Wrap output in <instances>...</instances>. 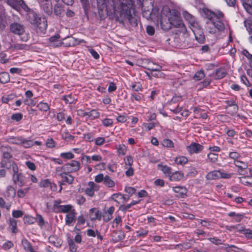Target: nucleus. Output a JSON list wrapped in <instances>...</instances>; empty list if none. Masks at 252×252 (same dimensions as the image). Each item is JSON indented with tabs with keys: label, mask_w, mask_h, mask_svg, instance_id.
<instances>
[{
	"label": "nucleus",
	"mask_w": 252,
	"mask_h": 252,
	"mask_svg": "<svg viewBox=\"0 0 252 252\" xmlns=\"http://www.w3.org/2000/svg\"><path fill=\"white\" fill-rule=\"evenodd\" d=\"M159 9L154 7L150 13L151 18L156 19L159 22L161 28L163 31H168L172 27L181 28L184 26L180 17V13L177 10H171L168 6H164L159 15Z\"/></svg>",
	"instance_id": "nucleus-1"
},
{
	"label": "nucleus",
	"mask_w": 252,
	"mask_h": 252,
	"mask_svg": "<svg viewBox=\"0 0 252 252\" xmlns=\"http://www.w3.org/2000/svg\"><path fill=\"white\" fill-rule=\"evenodd\" d=\"M116 15L117 21L120 23H129L133 26H137L138 15L132 0H119L117 6L113 8Z\"/></svg>",
	"instance_id": "nucleus-2"
},
{
	"label": "nucleus",
	"mask_w": 252,
	"mask_h": 252,
	"mask_svg": "<svg viewBox=\"0 0 252 252\" xmlns=\"http://www.w3.org/2000/svg\"><path fill=\"white\" fill-rule=\"evenodd\" d=\"M28 17L30 22L35 28L36 32L39 35L46 32L48 25L45 17H40L34 12H30Z\"/></svg>",
	"instance_id": "nucleus-3"
},
{
	"label": "nucleus",
	"mask_w": 252,
	"mask_h": 252,
	"mask_svg": "<svg viewBox=\"0 0 252 252\" xmlns=\"http://www.w3.org/2000/svg\"><path fill=\"white\" fill-rule=\"evenodd\" d=\"M56 175L62 179V181L59 182L60 184V190L61 192L63 189V185H64L63 182L66 183L69 185L72 184L74 181V177L72 176L70 173L66 170H63V168L60 166L57 167L55 169Z\"/></svg>",
	"instance_id": "nucleus-4"
},
{
	"label": "nucleus",
	"mask_w": 252,
	"mask_h": 252,
	"mask_svg": "<svg viewBox=\"0 0 252 252\" xmlns=\"http://www.w3.org/2000/svg\"><path fill=\"white\" fill-rule=\"evenodd\" d=\"M10 31L15 34L20 36L21 40L24 42L27 41L29 39V34L25 33V27L18 23H13L10 25Z\"/></svg>",
	"instance_id": "nucleus-5"
},
{
	"label": "nucleus",
	"mask_w": 252,
	"mask_h": 252,
	"mask_svg": "<svg viewBox=\"0 0 252 252\" xmlns=\"http://www.w3.org/2000/svg\"><path fill=\"white\" fill-rule=\"evenodd\" d=\"M11 168L13 171L12 181L15 185L17 184L20 187L25 185L24 175L22 172L19 171V168L17 164L13 162Z\"/></svg>",
	"instance_id": "nucleus-6"
},
{
	"label": "nucleus",
	"mask_w": 252,
	"mask_h": 252,
	"mask_svg": "<svg viewBox=\"0 0 252 252\" xmlns=\"http://www.w3.org/2000/svg\"><path fill=\"white\" fill-rule=\"evenodd\" d=\"M62 203L61 199L54 201L53 210L55 213H69L72 210H75L74 207L71 204L60 205Z\"/></svg>",
	"instance_id": "nucleus-7"
},
{
	"label": "nucleus",
	"mask_w": 252,
	"mask_h": 252,
	"mask_svg": "<svg viewBox=\"0 0 252 252\" xmlns=\"http://www.w3.org/2000/svg\"><path fill=\"white\" fill-rule=\"evenodd\" d=\"M194 25L190 27V29L192 31L195 39L200 43H203L205 41V35L203 30L198 23H195Z\"/></svg>",
	"instance_id": "nucleus-8"
},
{
	"label": "nucleus",
	"mask_w": 252,
	"mask_h": 252,
	"mask_svg": "<svg viewBox=\"0 0 252 252\" xmlns=\"http://www.w3.org/2000/svg\"><path fill=\"white\" fill-rule=\"evenodd\" d=\"M60 167L63 168V170H66L72 173L78 171L81 168V164L79 161L72 160Z\"/></svg>",
	"instance_id": "nucleus-9"
},
{
	"label": "nucleus",
	"mask_w": 252,
	"mask_h": 252,
	"mask_svg": "<svg viewBox=\"0 0 252 252\" xmlns=\"http://www.w3.org/2000/svg\"><path fill=\"white\" fill-rule=\"evenodd\" d=\"M6 2L8 5L15 9L21 8L26 11H28L30 9L23 0H6Z\"/></svg>",
	"instance_id": "nucleus-10"
},
{
	"label": "nucleus",
	"mask_w": 252,
	"mask_h": 252,
	"mask_svg": "<svg viewBox=\"0 0 252 252\" xmlns=\"http://www.w3.org/2000/svg\"><path fill=\"white\" fill-rule=\"evenodd\" d=\"M204 149V146L198 143L192 142L187 146V150L190 155L198 154L201 152Z\"/></svg>",
	"instance_id": "nucleus-11"
},
{
	"label": "nucleus",
	"mask_w": 252,
	"mask_h": 252,
	"mask_svg": "<svg viewBox=\"0 0 252 252\" xmlns=\"http://www.w3.org/2000/svg\"><path fill=\"white\" fill-rule=\"evenodd\" d=\"M25 98L23 100L24 103L29 106H34L37 104V102L32 98L33 94L31 90H27L25 93Z\"/></svg>",
	"instance_id": "nucleus-12"
},
{
	"label": "nucleus",
	"mask_w": 252,
	"mask_h": 252,
	"mask_svg": "<svg viewBox=\"0 0 252 252\" xmlns=\"http://www.w3.org/2000/svg\"><path fill=\"white\" fill-rule=\"evenodd\" d=\"M191 109L193 110L195 119H202L203 120L207 119L208 115L204 110L197 107H193Z\"/></svg>",
	"instance_id": "nucleus-13"
},
{
	"label": "nucleus",
	"mask_w": 252,
	"mask_h": 252,
	"mask_svg": "<svg viewBox=\"0 0 252 252\" xmlns=\"http://www.w3.org/2000/svg\"><path fill=\"white\" fill-rule=\"evenodd\" d=\"M204 13L208 19L220 20L223 16V14L221 12L217 13L208 9L204 10Z\"/></svg>",
	"instance_id": "nucleus-14"
},
{
	"label": "nucleus",
	"mask_w": 252,
	"mask_h": 252,
	"mask_svg": "<svg viewBox=\"0 0 252 252\" xmlns=\"http://www.w3.org/2000/svg\"><path fill=\"white\" fill-rule=\"evenodd\" d=\"M173 191L177 193L176 196L179 198H184L188 192L187 188L183 186H176L172 188Z\"/></svg>",
	"instance_id": "nucleus-15"
},
{
	"label": "nucleus",
	"mask_w": 252,
	"mask_h": 252,
	"mask_svg": "<svg viewBox=\"0 0 252 252\" xmlns=\"http://www.w3.org/2000/svg\"><path fill=\"white\" fill-rule=\"evenodd\" d=\"M88 186L89 187L86 188L85 190V193L92 197L94 195V191L98 190V186L92 181L89 182Z\"/></svg>",
	"instance_id": "nucleus-16"
},
{
	"label": "nucleus",
	"mask_w": 252,
	"mask_h": 252,
	"mask_svg": "<svg viewBox=\"0 0 252 252\" xmlns=\"http://www.w3.org/2000/svg\"><path fill=\"white\" fill-rule=\"evenodd\" d=\"M184 174L182 171H176L171 173L169 180L171 182H179L183 179Z\"/></svg>",
	"instance_id": "nucleus-17"
},
{
	"label": "nucleus",
	"mask_w": 252,
	"mask_h": 252,
	"mask_svg": "<svg viewBox=\"0 0 252 252\" xmlns=\"http://www.w3.org/2000/svg\"><path fill=\"white\" fill-rule=\"evenodd\" d=\"M77 214L76 210L66 215L65 217V224L68 226H72V222L75 221V216Z\"/></svg>",
	"instance_id": "nucleus-18"
},
{
	"label": "nucleus",
	"mask_w": 252,
	"mask_h": 252,
	"mask_svg": "<svg viewBox=\"0 0 252 252\" xmlns=\"http://www.w3.org/2000/svg\"><path fill=\"white\" fill-rule=\"evenodd\" d=\"M49 242L57 248H60L63 244L62 240L56 235H51L48 238Z\"/></svg>",
	"instance_id": "nucleus-19"
},
{
	"label": "nucleus",
	"mask_w": 252,
	"mask_h": 252,
	"mask_svg": "<svg viewBox=\"0 0 252 252\" xmlns=\"http://www.w3.org/2000/svg\"><path fill=\"white\" fill-rule=\"evenodd\" d=\"M145 68L152 71H160L162 69V66L152 61H148Z\"/></svg>",
	"instance_id": "nucleus-20"
},
{
	"label": "nucleus",
	"mask_w": 252,
	"mask_h": 252,
	"mask_svg": "<svg viewBox=\"0 0 252 252\" xmlns=\"http://www.w3.org/2000/svg\"><path fill=\"white\" fill-rule=\"evenodd\" d=\"M125 238V234L121 231H115L112 234L111 241L114 243H117Z\"/></svg>",
	"instance_id": "nucleus-21"
},
{
	"label": "nucleus",
	"mask_w": 252,
	"mask_h": 252,
	"mask_svg": "<svg viewBox=\"0 0 252 252\" xmlns=\"http://www.w3.org/2000/svg\"><path fill=\"white\" fill-rule=\"evenodd\" d=\"M226 72L222 68H219L214 71L212 75L216 80H219L224 77L226 75Z\"/></svg>",
	"instance_id": "nucleus-22"
},
{
	"label": "nucleus",
	"mask_w": 252,
	"mask_h": 252,
	"mask_svg": "<svg viewBox=\"0 0 252 252\" xmlns=\"http://www.w3.org/2000/svg\"><path fill=\"white\" fill-rule=\"evenodd\" d=\"M16 195V190L12 186H8L4 193L7 198H13Z\"/></svg>",
	"instance_id": "nucleus-23"
},
{
	"label": "nucleus",
	"mask_w": 252,
	"mask_h": 252,
	"mask_svg": "<svg viewBox=\"0 0 252 252\" xmlns=\"http://www.w3.org/2000/svg\"><path fill=\"white\" fill-rule=\"evenodd\" d=\"M220 170H213L208 172L206 176V178L208 180H217L220 178Z\"/></svg>",
	"instance_id": "nucleus-24"
},
{
	"label": "nucleus",
	"mask_w": 252,
	"mask_h": 252,
	"mask_svg": "<svg viewBox=\"0 0 252 252\" xmlns=\"http://www.w3.org/2000/svg\"><path fill=\"white\" fill-rule=\"evenodd\" d=\"M158 169L160 170L166 177H168V178L172 173L171 167L167 166V165H162L158 164Z\"/></svg>",
	"instance_id": "nucleus-25"
},
{
	"label": "nucleus",
	"mask_w": 252,
	"mask_h": 252,
	"mask_svg": "<svg viewBox=\"0 0 252 252\" xmlns=\"http://www.w3.org/2000/svg\"><path fill=\"white\" fill-rule=\"evenodd\" d=\"M36 105L38 110L42 112L46 113L48 112L50 109L49 104L43 101L39 102Z\"/></svg>",
	"instance_id": "nucleus-26"
},
{
	"label": "nucleus",
	"mask_w": 252,
	"mask_h": 252,
	"mask_svg": "<svg viewBox=\"0 0 252 252\" xmlns=\"http://www.w3.org/2000/svg\"><path fill=\"white\" fill-rule=\"evenodd\" d=\"M129 87L132 91L136 92L143 90L142 84L139 82H131L129 83Z\"/></svg>",
	"instance_id": "nucleus-27"
},
{
	"label": "nucleus",
	"mask_w": 252,
	"mask_h": 252,
	"mask_svg": "<svg viewBox=\"0 0 252 252\" xmlns=\"http://www.w3.org/2000/svg\"><path fill=\"white\" fill-rule=\"evenodd\" d=\"M90 218L91 220H94L96 219H100L101 215L99 214V211L96 208H92L90 210L89 213Z\"/></svg>",
	"instance_id": "nucleus-28"
},
{
	"label": "nucleus",
	"mask_w": 252,
	"mask_h": 252,
	"mask_svg": "<svg viewBox=\"0 0 252 252\" xmlns=\"http://www.w3.org/2000/svg\"><path fill=\"white\" fill-rule=\"evenodd\" d=\"M22 245L26 252H38L33 249L31 243L27 239L22 241Z\"/></svg>",
	"instance_id": "nucleus-29"
},
{
	"label": "nucleus",
	"mask_w": 252,
	"mask_h": 252,
	"mask_svg": "<svg viewBox=\"0 0 252 252\" xmlns=\"http://www.w3.org/2000/svg\"><path fill=\"white\" fill-rule=\"evenodd\" d=\"M61 99L64 101L65 104H74L76 102L74 95L71 94L63 96Z\"/></svg>",
	"instance_id": "nucleus-30"
},
{
	"label": "nucleus",
	"mask_w": 252,
	"mask_h": 252,
	"mask_svg": "<svg viewBox=\"0 0 252 252\" xmlns=\"http://www.w3.org/2000/svg\"><path fill=\"white\" fill-rule=\"evenodd\" d=\"M9 228L13 233H16L18 232L17 220L10 218L9 220Z\"/></svg>",
	"instance_id": "nucleus-31"
},
{
	"label": "nucleus",
	"mask_w": 252,
	"mask_h": 252,
	"mask_svg": "<svg viewBox=\"0 0 252 252\" xmlns=\"http://www.w3.org/2000/svg\"><path fill=\"white\" fill-rule=\"evenodd\" d=\"M212 19H208V21L207 22V25L206 26V29L208 32L210 33H216V28L215 26L214 23Z\"/></svg>",
	"instance_id": "nucleus-32"
},
{
	"label": "nucleus",
	"mask_w": 252,
	"mask_h": 252,
	"mask_svg": "<svg viewBox=\"0 0 252 252\" xmlns=\"http://www.w3.org/2000/svg\"><path fill=\"white\" fill-rule=\"evenodd\" d=\"M233 164L241 171L248 167V163L247 162L241 161L239 159L234 161Z\"/></svg>",
	"instance_id": "nucleus-33"
},
{
	"label": "nucleus",
	"mask_w": 252,
	"mask_h": 252,
	"mask_svg": "<svg viewBox=\"0 0 252 252\" xmlns=\"http://www.w3.org/2000/svg\"><path fill=\"white\" fill-rule=\"evenodd\" d=\"M188 161L189 160L187 157L182 156H178L174 159L175 163L178 165H184L188 162Z\"/></svg>",
	"instance_id": "nucleus-34"
},
{
	"label": "nucleus",
	"mask_w": 252,
	"mask_h": 252,
	"mask_svg": "<svg viewBox=\"0 0 252 252\" xmlns=\"http://www.w3.org/2000/svg\"><path fill=\"white\" fill-rule=\"evenodd\" d=\"M64 9L63 7L60 4H56L54 6V14L61 17H62L63 14Z\"/></svg>",
	"instance_id": "nucleus-35"
},
{
	"label": "nucleus",
	"mask_w": 252,
	"mask_h": 252,
	"mask_svg": "<svg viewBox=\"0 0 252 252\" xmlns=\"http://www.w3.org/2000/svg\"><path fill=\"white\" fill-rule=\"evenodd\" d=\"M143 95L141 93H132L130 94V101L134 103L135 101L140 102L142 100Z\"/></svg>",
	"instance_id": "nucleus-36"
},
{
	"label": "nucleus",
	"mask_w": 252,
	"mask_h": 252,
	"mask_svg": "<svg viewBox=\"0 0 252 252\" xmlns=\"http://www.w3.org/2000/svg\"><path fill=\"white\" fill-rule=\"evenodd\" d=\"M87 117L91 120H95L100 117V113L96 109H91L89 112H88Z\"/></svg>",
	"instance_id": "nucleus-37"
},
{
	"label": "nucleus",
	"mask_w": 252,
	"mask_h": 252,
	"mask_svg": "<svg viewBox=\"0 0 252 252\" xmlns=\"http://www.w3.org/2000/svg\"><path fill=\"white\" fill-rule=\"evenodd\" d=\"M46 1V3L43 4L42 8L44 12L50 15L52 12V5L51 3L48 1V0H43Z\"/></svg>",
	"instance_id": "nucleus-38"
},
{
	"label": "nucleus",
	"mask_w": 252,
	"mask_h": 252,
	"mask_svg": "<svg viewBox=\"0 0 252 252\" xmlns=\"http://www.w3.org/2000/svg\"><path fill=\"white\" fill-rule=\"evenodd\" d=\"M97 7L99 10L103 11L105 8L108 9L107 2L109 0H96Z\"/></svg>",
	"instance_id": "nucleus-39"
},
{
	"label": "nucleus",
	"mask_w": 252,
	"mask_h": 252,
	"mask_svg": "<svg viewBox=\"0 0 252 252\" xmlns=\"http://www.w3.org/2000/svg\"><path fill=\"white\" fill-rule=\"evenodd\" d=\"M103 184L105 186H106L108 188H113L115 186V182L112 180L111 178L108 175H106L104 177Z\"/></svg>",
	"instance_id": "nucleus-40"
},
{
	"label": "nucleus",
	"mask_w": 252,
	"mask_h": 252,
	"mask_svg": "<svg viewBox=\"0 0 252 252\" xmlns=\"http://www.w3.org/2000/svg\"><path fill=\"white\" fill-rule=\"evenodd\" d=\"M215 26L216 32L223 31L224 29V24L220 21L218 20H212Z\"/></svg>",
	"instance_id": "nucleus-41"
},
{
	"label": "nucleus",
	"mask_w": 252,
	"mask_h": 252,
	"mask_svg": "<svg viewBox=\"0 0 252 252\" xmlns=\"http://www.w3.org/2000/svg\"><path fill=\"white\" fill-rule=\"evenodd\" d=\"M10 80L9 75L7 72H2L0 73V83L5 84Z\"/></svg>",
	"instance_id": "nucleus-42"
},
{
	"label": "nucleus",
	"mask_w": 252,
	"mask_h": 252,
	"mask_svg": "<svg viewBox=\"0 0 252 252\" xmlns=\"http://www.w3.org/2000/svg\"><path fill=\"white\" fill-rule=\"evenodd\" d=\"M184 17L187 20H188L189 21V28H190V27H192V26L194 25V24H193L194 23H197L195 20L194 17L188 12H186L184 14Z\"/></svg>",
	"instance_id": "nucleus-43"
},
{
	"label": "nucleus",
	"mask_w": 252,
	"mask_h": 252,
	"mask_svg": "<svg viewBox=\"0 0 252 252\" xmlns=\"http://www.w3.org/2000/svg\"><path fill=\"white\" fill-rule=\"evenodd\" d=\"M77 224L75 227H74V229H77L80 231V230L79 229H77V226H81L85 224L86 222V218L85 216L83 214L79 215L77 218Z\"/></svg>",
	"instance_id": "nucleus-44"
},
{
	"label": "nucleus",
	"mask_w": 252,
	"mask_h": 252,
	"mask_svg": "<svg viewBox=\"0 0 252 252\" xmlns=\"http://www.w3.org/2000/svg\"><path fill=\"white\" fill-rule=\"evenodd\" d=\"M83 138L86 142H92L94 141V134L93 132H87L83 134Z\"/></svg>",
	"instance_id": "nucleus-45"
},
{
	"label": "nucleus",
	"mask_w": 252,
	"mask_h": 252,
	"mask_svg": "<svg viewBox=\"0 0 252 252\" xmlns=\"http://www.w3.org/2000/svg\"><path fill=\"white\" fill-rule=\"evenodd\" d=\"M207 158L212 163H216L218 160V154L209 153L207 154Z\"/></svg>",
	"instance_id": "nucleus-46"
},
{
	"label": "nucleus",
	"mask_w": 252,
	"mask_h": 252,
	"mask_svg": "<svg viewBox=\"0 0 252 252\" xmlns=\"http://www.w3.org/2000/svg\"><path fill=\"white\" fill-rule=\"evenodd\" d=\"M229 158L234 161L239 159L241 157V154L236 151L230 152L228 154Z\"/></svg>",
	"instance_id": "nucleus-47"
},
{
	"label": "nucleus",
	"mask_w": 252,
	"mask_h": 252,
	"mask_svg": "<svg viewBox=\"0 0 252 252\" xmlns=\"http://www.w3.org/2000/svg\"><path fill=\"white\" fill-rule=\"evenodd\" d=\"M60 156L61 158H63L69 160V159L73 158H74L75 156L72 153L69 152L61 153L60 154Z\"/></svg>",
	"instance_id": "nucleus-48"
},
{
	"label": "nucleus",
	"mask_w": 252,
	"mask_h": 252,
	"mask_svg": "<svg viewBox=\"0 0 252 252\" xmlns=\"http://www.w3.org/2000/svg\"><path fill=\"white\" fill-rule=\"evenodd\" d=\"M21 145L25 148H29L34 146V143L32 140H26L23 138Z\"/></svg>",
	"instance_id": "nucleus-49"
},
{
	"label": "nucleus",
	"mask_w": 252,
	"mask_h": 252,
	"mask_svg": "<svg viewBox=\"0 0 252 252\" xmlns=\"http://www.w3.org/2000/svg\"><path fill=\"white\" fill-rule=\"evenodd\" d=\"M205 77V74L204 71L200 70L197 71L193 76V79L196 81H199Z\"/></svg>",
	"instance_id": "nucleus-50"
},
{
	"label": "nucleus",
	"mask_w": 252,
	"mask_h": 252,
	"mask_svg": "<svg viewBox=\"0 0 252 252\" xmlns=\"http://www.w3.org/2000/svg\"><path fill=\"white\" fill-rule=\"evenodd\" d=\"M23 115L21 113H14L11 116V119L16 122H19L22 120Z\"/></svg>",
	"instance_id": "nucleus-51"
},
{
	"label": "nucleus",
	"mask_w": 252,
	"mask_h": 252,
	"mask_svg": "<svg viewBox=\"0 0 252 252\" xmlns=\"http://www.w3.org/2000/svg\"><path fill=\"white\" fill-rule=\"evenodd\" d=\"M102 124L105 127H111L113 125V121L111 119L105 118L101 121Z\"/></svg>",
	"instance_id": "nucleus-52"
},
{
	"label": "nucleus",
	"mask_w": 252,
	"mask_h": 252,
	"mask_svg": "<svg viewBox=\"0 0 252 252\" xmlns=\"http://www.w3.org/2000/svg\"><path fill=\"white\" fill-rule=\"evenodd\" d=\"M127 148L125 145H120L117 148V153L119 155L124 156L126 154Z\"/></svg>",
	"instance_id": "nucleus-53"
},
{
	"label": "nucleus",
	"mask_w": 252,
	"mask_h": 252,
	"mask_svg": "<svg viewBox=\"0 0 252 252\" xmlns=\"http://www.w3.org/2000/svg\"><path fill=\"white\" fill-rule=\"evenodd\" d=\"M163 146L167 148H173L174 144L173 142L169 139H164L162 142Z\"/></svg>",
	"instance_id": "nucleus-54"
},
{
	"label": "nucleus",
	"mask_w": 252,
	"mask_h": 252,
	"mask_svg": "<svg viewBox=\"0 0 252 252\" xmlns=\"http://www.w3.org/2000/svg\"><path fill=\"white\" fill-rule=\"evenodd\" d=\"M28 47L26 44L15 43L11 45V48L16 50L26 49Z\"/></svg>",
	"instance_id": "nucleus-55"
},
{
	"label": "nucleus",
	"mask_w": 252,
	"mask_h": 252,
	"mask_svg": "<svg viewBox=\"0 0 252 252\" xmlns=\"http://www.w3.org/2000/svg\"><path fill=\"white\" fill-rule=\"evenodd\" d=\"M219 170H220L219 173L220 174V178L228 179L231 178L232 176L233 175V173H226L223 170H221V169H219Z\"/></svg>",
	"instance_id": "nucleus-56"
},
{
	"label": "nucleus",
	"mask_w": 252,
	"mask_h": 252,
	"mask_svg": "<svg viewBox=\"0 0 252 252\" xmlns=\"http://www.w3.org/2000/svg\"><path fill=\"white\" fill-rule=\"evenodd\" d=\"M51 180L49 179H46L42 180L39 184V186L41 188H49V185L51 182Z\"/></svg>",
	"instance_id": "nucleus-57"
},
{
	"label": "nucleus",
	"mask_w": 252,
	"mask_h": 252,
	"mask_svg": "<svg viewBox=\"0 0 252 252\" xmlns=\"http://www.w3.org/2000/svg\"><path fill=\"white\" fill-rule=\"evenodd\" d=\"M68 243L69 245V249L71 252H76L77 249V246L74 243L72 239H69L68 241Z\"/></svg>",
	"instance_id": "nucleus-58"
},
{
	"label": "nucleus",
	"mask_w": 252,
	"mask_h": 252,
	"mask_svg": "<svg viewBox=\"0 0 252 252\" xmlns=\"http://www.w3.org/2000/svg\"><path fill=\"white\" fill-rule=\"evenodd\" d=\"M10 140H11V143L12 144H16V145H20L22 144V140H23V137H11L10 138Z\"/></svg>",
	"instance_id": "nucleus-59"
},
{
	"label": "nucleus",
	"mask_w": 252,
	"mask_h": 252,
	"mask_svg": "<svg viewBox=\"0 0 252 252\" xmlns=\"http://www.w3.org/2000/svg\"><path fill=\"white\" fill-rule=\"evenodd\" d=\"M95 145L98 146H102L105 142L104 137H98L94 139Z\"/></svg>",
	"instance_id": "nucleus-60"
},
{
	"label": "nucleus",
	"mask_w": 252,
	"mask_h": 252,
	"mask_svg": "<svg viewBox=\"0 0 252 252\" xmlns=\"http://www.w3.org/2000/svg\"><path fill=\"white\" fill-rule=\"evenodd\" d=\"M149 231L148 229L141 228L140 230L136 231L137 236L138 237H145L148 234Z\"/></svg>",
	"instance_id": "nucleus-61"
},
{
	"label": "nucleus",
	"mask_w": 252,
	"mask_h": 252,
	"mask_svg": "<svg viewBox=\"0 0 252 252\" xmlns=\"http://www.w3.org/2000/svg\"><path fill=\"white\" fill-rule=\"evenodd\" d=\"M244 23L249 34H251L252 33V19L247 20Z\"/></svg>",
	"instance_id": "nucleus-62"
},
{
	"label": "nucleus",
	"mask_w": 252,
	"mask_h": 252,
	"mask_svg": "<svg viewBox=\"0 0 252 252\" xmlns=\"http://www.w3.org/2000/svg\"><path fill=\"white\" fill-rule=\"evenodd\" d=\"M126 165L131 166L133 162V157L131 156H127L124 159Z\"/></svg>",
	"instance_id": "nucleus-63"
},
{
	"label": "nucleus",
	"mask_w": 252,
	"mask_h": 252,
	"mask_svg": "<svg viewBox=\"0 0 252 252\" xmlns=\"http://www.w3.org/2000/svg\"><path fill=\"white\" fill-rule=\"evenodd\" d=\"M46 146L49 148H53L55 147L56 143L53 138H48L46 141Z\"/></svg>",
	"instance_id": "nucleus-64"
}]
</instances>
